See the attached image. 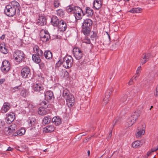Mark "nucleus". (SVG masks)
I'll return each mask as SVG.
<instances>
[{
    "instance_id": "7c9ffc66",
    "label": "nucleus",
    "mask_w": 158,
    "mask_h": 158,
    "mask_svg": "<svg viewBox=\"0 0 158 158\" xmlns=\"http://www.w3.org/2000/svg\"><path fill=\"white\" fill-rule=\"evenodd\" d=\"M51 118L49 116H45L42 120V123L43 124H46L49 123L51 121Z\"/></svg>"
},
{
    "instance_id": "4468645a",
    "label": "nucleus",
    "mask_w": 158,
    "mask_h": 158,
    "mask_svg": "<svg viewBox=\"0 0 158 158\" xmlns=\"http://www.w3.org/2000/svg\"><path fill=\"white\" fill-rule=\"evenodd\" d=\"M36 23L39 25L43 26L46 23V19L44 16H40L37 20Z\"/></svg>"
},
{
    "instance_id": "7ed1b4c3",
    "label": "nucleus",
    "mask_w": 158,
    "mask_h": 158,
    "mask_svg": "<svg viewBox=\"0 0 158 158\" xmlns=\"http://www.w3.org/2000/svg\"><path fill=\"white\" fill-rule=\"evenodd\" d=\"M61 63L64 67L66 69H69L73 65V59L71 56H66L61 59Z\"/></svg>"
},
{
    "instance_id": "603ef678",
    "label": "nucleus",
    "mask_w": 158,
    "mask_h": 158,
    "mask_svg": "<svg viewBox=\"0 0 158 158\" xmlns=\"http://www.w3.org/2000/svg\"><path fill=\"white\" fill-rule=\"evenodd\" d=\"M139 75V74H136V73L135 75L132 78H133L135 80H136L138 78Z\"/></svg>"
},
{
    "instance_id": "20e7f679",
    "label": "nucleus",
    "mask_w": 158,
    "mask_h": 158,
    "mask_svg": "<svg viewBox=\"0 0 158 158\" xmlns=\"http://www.w3.org/2000/svg\"><path fill=\"white\" fill-rule=\"evenodd\" d=\"M140 115L139 111H137L133 113L131 116L127 120L126 124V126L129 127L132 126L137 120Z\"/></svg>"
},
{
    "instance_id": "4d7b16f0",
    "label": "nucleus",
    "mask_w": 158,
    "mask_h": 158,
    "mask_svg": "<svg viewBox=\"0 0 158 158\" xmlns=\"http://www.w3.org/2000/svg\"><path fill=\"white\" fill-rule=\"evenodd\" d=\"M13 150V149L10 147H9L6 150L9 151H12Z\"/></svg>"
},
{
    "instance_id": "69168bd1",
    "label": "nucleus",
    "mask_w": 158,
    "mask_h": 158,
    "mask_svg": "<svg viewBox=\"0 0 158 158\" xmlns=\"http://www.w3.org/2000/svg\"><path fill=\"white\" fill-rule=\"evenodd\" d=\"M44 152H47V149H45L44 150Z\"/></svg>"
},
{
    "instance_id": "e2e57ef3",
    "label": "nucleus",
    "mask_w": 158,
    "mask_h": 158,
    "mask_svg": "<svg viewBox=\"0 0 158 158\" xmlns=\"http://www.w3.org/2000/svg\"><path fill=\"white\" fill-rule=\"evenodd\" d=\"M107 34L108 35V37L109 38V40H110V35H109V34L107 32H106Z\"/></svg>"
},
{
    "instance_id": "f257e3e1",
    "label": "nucleus",
    "mask_w": 158,
    "mask_h": 158,
    "mask_svg": "<svg viewBox=\"0 0 158 158\" xmlns=\"http://www.w3.org/2000/svg\"><path fill=\"white\" fill-rule=\"evenodd\" d=\"M20 6L19 3L15 1H12L6 5L4 9V13L7 16H14L16 12L20 11Z\"/></svg>"
},
{
    "instance_id": "58836bf2",
    "label": "nucleus",
    "mask_w": 158,
    "mask_h": 158,
    "mask_svg": "<svg viewBox=\"0 0 158 158\" xmlns=\"http://www.w3.org/2000/svg\"><path fill=\"white\" fill-rule=\"evenodd\" d=\"M70 95L72 94H69V91L66 90H64L63 92V95L65 99L69 98V96Z\"/></svg>"
},
{
    "instance_id": "f03ea898",
    "label": "nucleus",
    "mask_w": 158,
    "mask_h": 158,
    "mask_svg": "<svg viewBox=\"0 0 158 158\" xmlns=\"http://www.w3.org/2000/svg\"><path fill=\"white\" fill-rule=\"evenodd\" d=\"M92 26V21L89 19H85L82 23V32L85 35H88L89 33L91 28Z\"/></svg>"
},
{
    "instance_id": "f704fd0d",
    "label": "nucleus",
    "mask_w": 158,
    "mask_h": 158,
    "mask_svg": "<svg viewBox=\"0 0 158 158\" xmlns=\"http://www.w3.org/2000/svg\"><path fill=\"white\" fill-rule=\"evenodd\" d=\"M57 15L60 17H63L64 13V11L62 9H59L56 11Z\"/></svg>"
},
{
    "instance_id": "c03bdc74",
    "label": "nucleus",
    "mask_w": 158,
    "mask_h": 158,
    "mask_svg": "<svg viewBox=\"0 0 158 158\" xmlns=\"http://www.w3.org/2000/svg\"><path fill=\"white\" fill-rule=\"evenodd\" d=\"M37 52H35L36 54H37L38 55L40 56H43V52L40 49L38 51H37Z\"/></svg>"
},
{
    "instance_id": "13d9d810",
    "label": "nucleus",
    "mask_w": 158,
    "mask_h": 158,
    "mask_svg": "<svg viewBox=\"0 0 158 158\" xmlns=\"http://www.w3.org/2000/svg\"><path fill=\"white\" fill-rule=\"evenodd\" d=\"M5 37V35H2V36H1L0 39L1 40H3V39H4Z\"/></svg>"
},
{
    "instance_id": "0e129e2a",
    "label": "nucleus",
    "mask_w": 158,
    "mask_h": 158,
    "mask_svg": "<svg viewBox=\"0 0 158 158\" xmlns=\"http://www.w3.org/2000/svg\"><path fill=\"white\" fill-rule=\"evenodd\" d=\"M157 147L156 148H152V149H151V150H152V149H153L154 150L155 149H157Z\"/></svg>"
},
{
    "instance_id": "6e6552de",
    "label": "nucleus",
    "mask_w": 158,
    "mask_h": 158,
    "mask_svg": "<svg viewBox=\"0 0 158 158\" xmlns=\"http://www.w3.org/2000/svg\"><path fill=\"white\" fill-rule=\"evenodd\" d=\"M10 68V62L6 60L3 61L2 63L1 69L2 71L4 73L8 72Z\"/></svg>"
},
{
    "instance_id": "cd10ccee",
    "label": "nucleus",
    "mask_w": 158,
    "mask_h": 158,
    "mask_svg": "<svg viewBox=\"0 0 158 158\" xmlns=\"http://www.w3.org/2000/svg\"><path fill=\"white\" fill-rule=\"evenodd\" d=\"M44 55L46 59L49 60L51 59L52 57V53L49 50L46 51L44 53Z\"/></svg>"
},
{
    "instance_id": "2eb2a0df",
    "label": "nucleus",
    "mask_w": 158,
    "mask_h": 158,
    "mask_svg": "<svg viewBox=\"0 0 158 158\" xmlns=\"http://www.w3.org/2000/svg\"><path fill=\"white\" fill-rule=\"evenodd\" d=\"M61 31H65L67 28L66 24L63 20H60V22L57 26Z\"/></svg>"
},
{
    "instance_id": "473e14b6",
    "label": "nucleus",
    "mask_w": 158,
    "mask_h": 158,
    "mask_svg": "<svg viewBox=\"0 0 158 158\" xmlns=\"http://www.w3.org/2000/svg\"><path fill=\"white\" fill-rule=\"evenodd\" d=\"M38 113L41 115H45L47 113V111L44 108H40L38 111Z\"/></svg>"
},
{
    "instance_id": "f3484780",
    "label": "nucleus",
    "mask_w": 158,
    "mask_h": 158,
    "mask_svg": "<svg viewBox=\"0 0 158 158\" xmlns=\"http://www.w3.org/2000/svg\"><path fill=\"white\" fill-rule=\"evenodd\" d=\"M33 89L35 91L40 92L44 89V87L40 83H36L34 85Z\"/></svg>"
},
{
    "instance_id": "72a5a7b5",
    "label": "nucleus",
    "mask_w": 158,
    "mask_h": 158,
    "mask_svg": "<svg viewBox=\"0 0 158 158\" xmlns=\"http://www.w3.org/2000/svg\"><path fill=\"white\" fill-rule=\"evenodd\" d=\"M127 97V96L126 95H125L123 97H122L121 98L120 101V104L123 106L126 104Z\"/></svg>"
},
{
    "instance_id": "bf43d9fd",
    "label": "nucleus",
    "mask_w": 158,
    "mask_h": 158,
    "mask_svg": "<svg viewBox=\"0 0 158 158\" xmlns=\"http://www.w3.org/2000/svg\"><path fill=\"white\" fill-rule=\"evenodd\" d=\"M152 151L151 152H148L147 153V156H149L151 154V153H152Z\"/></svg>"
},
{
    "instance_id": "4be33fe9",
    "label": "nucleus",
    "mask_w": 158,
    "mask_h": 158,
    "mask_svg": "<svg viewBox=\"0 0 158 158\" xmlns=\"http://www.w3.org/2000/svg\"><path fill=\"white\" fill-rule=\"evenodd\" d=\"M17 127L15 124L11 125L10 127L8 128L7 132H8V134L10 135V133H12L14 131H15Z\"/></svg>"
},
{
    "instance_id": "3c124183",
    "label": "nucleus",
    "mask_w": 158,
    "mask_h": 158,
    "mask_svg": "<svg viewBox=\"0 0 158 158\" xmlns=\"http://www.w3.org/2000/svg\"><path fill=\"white\" fill-rule=\"evenodd\" d=\"M154 95L156 97H157L158 96V85L156 88V92L154 93Z\"/></svg>"
},
{
    "instance_id": "338daca9",
    "label": "nucleus",
    "mask_w": 158,
    "mask_h": 158,
    "mask_svg": "<svg viewBox=\"0 0 158 158\" xmlns=\"http://www.w3.org/2000/svg\"><path fill=\"white\" fill-rule=\"evenodd\" d=\"M102 156H103V155H102L100 157L98 158H102Z\"/></svg>"
},
{
    "instance_id": "09e8293b",
    "label": "nucleus",
    "mask_w": 158,
    "mask_h": 158,
    "mask_svg": "<svg viewBox=\"0 0 158 158\" xmlns=\"http://www.w3.org/2000/svg\"><path fill=\"white\" fill-rule=\"evenodd\" d=\"M40 49L39 47L37 45H35L33 47V50L35 52H37Z\"/></svg>"
},
{
    "instance_id": "de8ad7c7",
    "label": "nucleus",
    "mask_w": 158,
    "mask_h": 158,
    "mask_svg": "<svg viewBox=\"0 0 158 158\" xmlns=\"http://www.w3.org/2000/svg\"><path fill=\"white\" fill-rule=\"evenodd\" d=\"M141 66H139L137 68V69L136 71V74H139V75L140 73L141 72Z\"/></svg>"
},
{
    "instance_id": "393cba45",
    "label": "nucleus",
    "mask_w": 158,
    "mask_h": 158,
    "mask_svg": "<svg viewBox=\"0 0 158 158\" xmlns=\"http://www.w3.org/2000/svg\"><path fill=\"white\" fill-rule=\"evenodd\" d=\"M85 15L86 14L88 17H91L93 15L94 12L93 10L89 7H87L86 8V11L84 12Z\"/></svg>"
},
{
    "instance_id": "a878e982",
    "label": "nucleus",
    "mask_w": 158,
    "mask_h": 158,
    "mask_svg": "<svg viewBox=\"0 0 158 158\" xmlns=\"http://www.w3.org/2000/svg\"><path fill=\"white\" fill-rule=\"evenodd\" d=\"M40 56L37 54H33L32 56V60L36 63L38 64L41 61Z\"/></svg>"
},
{
    "instance_id": "ea45409f",
    "label": "nucleus",
    "mask_w": 158,
    "mask_h": 158,
    "mask_svg": "<svg viewBox=\"0 0 158 158\" xmlns=\"http://www.w3.org/2000/svg\"><path fill=\"white\" fill-rule=\"evenodd\" d=\"M110 91H111L110 90H109V91H108L107 92H108V95H106L105 96V98H103V101H104L105 103H106V104L109 101L108 98L109 97V96L110 95V94H111V93H110Z\"/></svg>"
},
{
    "instance_id": "79ce46f5",
    "label": "nucleus",
    "mask_w": 158,
    "mask_h": 158,
    "mask_svg": "<svg viewBox=\"0 0 158 158\" xmlns=\"http://www.w3.org/2000/svg\"><path fill=\"white\" fill-rule=\"evenodd\" d=\"M82 43H85L86 44H90L91 43L90 40V39L87 37H85L82 40Z\"/></svg>"
},
{
    "instance_id": "5701e85b",
    "label": "nucleus",
    "mask_w": 158,
    "mask_h": 158,
    "mask_svg": "<svg viewBox=\"0 0 158 158\" xmlns=\"http://www.w3.org/2000/svg\"><path fill=\"white\" fill-rule=\"evenodd\" d=\"M0 51L4 54H6L8 53L7 47L4 43H2L0 44Z\"/></svg>"
},
{
    "instance_id": "a19ab883",
    "label": "nucleus",
    "mask_w": 158,
    "mask_h": 158,
    "mask_svg": "<svg viewBox=\"0 0 158 158\" xmlns=\"http://www.w3.org/2000/svg\"><path fill=\"white\" fill-rule=\"evenodd\" d=\"M73 5H69L66 8V10L68 12H73Z\"/></svg>"
},
{
    "instance_id": "2f4dec72",
    "label": "nucleus",
    "mask_w": 158,
    "mask_h": 158,
    "mask_svg": "<svg viewBox=\"0 0 158 158\" xmlns=\"http://www.w3.org/2000/svg\"><path fill=\"white\" fill-rule=\"evenodd\" d=\"M21 88L22 85L21 84L17 86H15L14 87L11 88L10 90L12 92L15 93L20 90L21 89Z\"/></svg>"
},
{
    "instance_id": "1a4fd4ad",
    "label": "nucleus",
    "mask_w": 158,
    "mask_h": 158,
    "mask_svg": "<svg viewBox=\"0 0 158 158\" xmlns=\"http://www.w3.org/2000/svg\"><path fill=\"white\" fill-rule=\"evenodd\" d=\"M21 75L23 78H27L30 77V70L28 67H25L21 70Z\"/></svg>"
},
{
    "instance_id": "a211bd4d",
    "label": "nucleus",
    "mask_w": 158,
    "mask_h": 158,
    "mask_svg": "<svg viewBox=\"0 0 158 158\" xmlns=\"http://www.w3.org/2000/svg\"><path fill=\"white\" fill-rule=\"evenodd\" d=\"M55 128L52 125H49L46 127L44 128L43 131L45 133L51 132L54 131Z\"/></svg>"
},
{
    "instance_id": "412c9836",
    "label": "nucleus",
    "mask_w": 158,
    "mask_h": 158,
    "mask_svg": "<svg viewBox=\"0 0 158 158\" xmlns=\"http://www.w3.org/2000/svg\"><path fill=\"white\" fill-rule=\"evenodd\" d=\"M45 97L48 100L52 99L54 98L53 93L51 91H47L45 93Z\"/></svg>"
},
{
    "instance_id": "774afa93",
    "label": "nucleus",
    "mask_w": 158,
    "mask_h": 158,
    "mask_svg": "<svg viewBox=\"0 0 158 158\" xmlns=\"http://www.w3.org/2000/svg\"><path fill=\"white\" fill-rule=\"evenodd\" d=\"M152 107H153V106H151V108H150V110H151V109Z\"/></svg>"
},
{
    "instance_id": "9b49d317",
    "label": "nucleus",
    "mask_w": 158,
    "mask_h": 158,
    "mask_svg": "<svg viewBox=\"0 0 158 158\" xmlns=\"http://www.w3.org/2000/svg\"><path fill=\"white\" fill-rule=\"evenodd\" d=\"M11 107L10 104L7 102H4L1 109V112L2 113H5L7 112Z\"/></svg>"
},
{
    "instance_id": "864d4df0",
    "label": "nucleus",
    "mask_w": 158,
    "mask_h": 158,
    "mask_svg": "<svg viewBox=\"0 0 158 158\" xmlns=\"http://www.w3.org/2000/svg\"><path fill=\"white\" fill-rule=\"evenodd\" d=\"M135 8H132V9L131 10H129V12H130L131 13H135Z\"/></svg>"
},
{
    "instance_id": "9d476101",
    "label": "nucleus",
    "mask_w": 158,
    "mask_h": 158,
    "mask_svg": "<svg viewBox=\"0 0 158 158\" xmlns=\"http://www.w3.org/2000/svg\"><path fill=\"white\" fill-rule=\"evenodd\" d=\"M66 105L69 107H70L74 105L75 102V99L74 96L72 95H70L69 98L66 99Z\"/></svg>"
},
{
    "instance_id": "052dcab7",
    "label": "nucleus",
    "mask_w": 158,
    "mask_h": 158,
    "mask_svg": "<svg viewBox=\"0 0 158 158\" xmlns=\"http://www.w3.org/2000/svg\"><path fill=\"white\" fill-rule=\"evenodd\" d=\"M158 150V145L157 146V149H155L154 150L153 149H152V152H154L156 151V150Z\"/></svg>"
},
{
    "instance_id": "6e6d98bb",
    "label": "nucleus",
    "mask_w": 158,
    "mask_h": 158,
    "mask_svg": "<svg viewBox=\"0 0 158 158\" xmlns=\"http://www.w3.org/2000/svg\"><path fill=\"white\" fill-rule=\"evenodd\" d=\"M5 80L4 79H0V84H2L5 81Z\"/></svg>"
},
{
    "instance_id": "39448f33",
    "label": "nucleus",
    "mask_w": 158,
    "mask_h": 158,
    "mask_svg": "<svg viewBox=\"0 0 158 158\" xmlns=\"http://www.w3.org/2000/svg\"><path fill=\"white\" fill-rule=\"evenodd\" d=\"M13 57L16 62L20 63L24 60L25 55L23 51L18 50L14 53Z\"/></svg>"
},
{
    "instance_id": "f8f14e48",
    "label": "nucleus",
    "mask_w": 158,
    "mask_h": 158,
    "mask_svg": "<svg viewBox=\"0 0 158 158\" xmlns=\"http://www.w3.org/2000/svg\"><path fill=\"white\" fill-rule=\"evenodd\" d=\"M143 127L141 128L139 127H138L137 129V132L135 134L136 138H141L142 135H143L145 133V127L143 125H142Z\"/></svg>"
},
{
    "instance_id": "4c0bfd02",
    "label": "nucleus",
    "mask_w": 158,
    "mask_h": 158,
    "mask_svg": "<svg viewBox=\"0 0 158 158\" xmlns=\"http://www.w3.org/2000/svg\"><path fill=\"white\" fill-rule=\"evenodd\" d=\"M35 119L34 118H30L28 120V121L29 122V126H31L32 125H34L35 124Z\"/></svg>"
},
{
    "instance_id": "a18cd8bd",
    "label": "nucleus",
    "mask_w": 158,
    "mask_h": 158,
    "mask_svg": "<svg viewBox=\"0 0 158 158\" xmlns=\"http://www.w3.org/2000/svg\"><path fill=\"white\" fill-rule=\"evenodd\" d=\"M120 120V118L118 117H116L113 123V126H114L116 123H118Z\"/></svg>"
},
{
    "instance_id": "5fc2aeb1",
    "label": "nucleus",
    "mask_w": 158,
    "mask_h": 158,
    "mask_svg": "<svg viewBox=\"0 0 158 158\" xmlns=\"http://www.w3.org/2000/svg\"><path fill=\"white\" fill-rule=\"evenodd\" d=\"M133 78H132L129 81V82H128V84L129 85H131L132 84V82H133Z\"/></svg>"
},
{
    "instance_id": "49530a36",
    "label": "nucleus",
    "mask_w": 158,
    "mask_h": 158,
    "mask_svg": "<svg viewBox=\"0 0 158 158\" xmlns=\"http://www.w3.org/2000/svg\"><path fill=\"white\" fill-rule=\"evenodd\" d=\"M41 105L43 106V108H46L48 107V105L45 102H43L41 103Z\"/></svg>"
},
{
    "instance_id": "bb28decb",
    "label": "nucleus",
    "mask_w": 158,
    "mask_h": 158,
    "mask_svg": "<svg viewBox=\"0 0 158 158\" xmlns=\"http://www.w3.org/2000/svg\"><path fill=\"white\" fill-rule=\"evenodd\" d=\"M29 92L28 89H26L23 88L20 92V95L23 97L25 98L29 94Z\"/></svg>"
},
{
    "instance_id": "6ab92c4d",
    "label": "nucleus",
    "mask_w": 158,
    "mask_h": 158,
    "mask_svg": "<svg viewBox=\"0 0 158 158\" xmlns=\"http://www.w3.org/2000/svg\"><path fill=\"white\" fill-rule=\"evenodd\" d=\"M93 4V7L96 10H98L102 6V2L101 0H94Z\"/></svg>"
},
{
    "instance_id": "b1692460",
    "label": "nucleus",
    "mask_w": 158,
    "mask_h": 158,
    "mask_svg": "<svg viewBox=\"0 0 158 158\" xmlns=\"http://www.w3.org/2000/svg\"><path fill=\"white\" fill-rule=\"evenodd\" d=\"M52 121L56 126L60 124L62 122L60 118L59 117H53L52 119Z\"/></svg>"
},
{
    "instance_id": "c85d7f7f",
    "label": "nucleus",
    "mask_w": 158,
    "mask_h": 158,
    "mask_svg": "<svg viewBox=\"0 0 158 158\" xmlns=\"http://www.w3.org/2000/svg\"><path fill=\"white\" fill-rule=\"evenodd\" d=\"M78 12H82L83 14V16L85 15V14L83 11L82 9L78 6H73V13H78Z\"/></svg>"
},
{
    "instance_id": "c9c22d12",
    "label": "nucleus",
    "mask_w": 158,
    "mask_h": 158,
    "mask_svg": "<svg viewBox=\"0 0 158 158\" xmlns=\"http://www.w3.org/2000/svg\"><path fill=\"white\" fill-rule=\"evenodd\" d=\"M74 15L76 19L77 20H80L82 18V16L81 14V12L75 13Z\"/></svg>"
},
{
    "instance_id": "8fccbe9b",
    "label": "nucleus",
    "mask_w": 158,
    "mask_h": 158,
    "mask_svg": "<svg viewBox=\"0 0 158 158\" xmlns=\"http://www.w3.org/2000/svg\"><path fill=\"white\" fill-rule=\"evenodd\" d=\"M135 12L136 13H139L141 9L140 8H135Z\"/></svg>"
},
{
    "instance_id": "e433bc0d",
    "label": "nucleus",
    "mask_w": 158,
    "mask_h": 158,
    "mask_svg": "<svg viewBox=\"0 0 158 158\" xmlns=\"http://www.w3.org/2000/svg\"><path fill=\"white\" fill-rule=\"evenodd\" d=\"M25 131L24 129H21L20 130L18 131L17 133H15L14 135L16 136L18 135H21L24 134L25 133Z\"/></svg>"
},
{
    "instance_id": "ddd939ff",
    "label": "nucleus",
    "mask_w": 158,
    "mask_h": 158,
    "mask_svg": "<svg viewBox=\"0 0 158 158\" xmlns=\"http://www.w3.org/2000/svg\"><path fill=\"white\" fill-rule=\"evenodd\" d=\"M6 115H7V117L6 119L7 123H10L14 120L15 118L14 113H10L9 114H6Z\"/></svg>"
},
{
    "instance_id": "0eeeda50",
    "label": "nucleus",
    "mask_w": 158,
    "mask_h": 158,
    "mask_svg": "<svg viewBox=\"0 0 158 158\" xmlns=\"http://www.w3.org/2000/svg\"><path fill=\"white\" fill-rule=\"evenodd\" d=\"M73 51L74 56L77 60H80L82 57V52L79 48H73Z\"/></svg>"
},
{
    "instance_id": "680f3d73",
    "label": "nucleus",
    "mask_w": 158,
    "mask_h": 158,
    "mask_svg": "<svg viewBox=\"0 0 158 158\" xmlns=\"http://www.w3.org/2000/svg\"><path fill=\"white\" fill-rule=\"evenodd\" d=\"M88 156H89L90 154V151L89 150H88L87 152Z\"/></svg>"
},
{
    "instance_id": "37998d69",
    "label": "nucleus",
    "mask_w": 158,
    "mask_h": 158,
    "mask_svg": "<svg viewBox=\"0 0 158 158\" xmlns=\"http://www.w3.org/2000/svg\"><path fill=\"white\" fill-rule=\"evenodd\" d=\"M60 3L58 1L55 0L54 2V6L56 8L58 7L60 5Z\"/></svg>"
},
{
    "instance_id": "423d86ee",
    "label": "nucleus",
    "mask_w": 158,
    "mask_h": 158,
    "mask_svg": "<svg viewBox=\"0 0 158 158\" xmlns=\"http://www.w3.org/2000/svg\"><path fill=\"white\" fill-rule=\"evenodd\" d=\"M40 36L41 40L44 42L48 41L50 39V37L47 31L42 30L40 33Z\"/></svg>"
},
{
    "instance_id": "dca6fc26",
    "label": "nucleus",
    "mask_w": 158,
    "mask_h": 158,
    "mask_svg": "<svg viewBox=\"0 0 158 158\" xmlns=\"http://www.w3.org/2000/svg\"><path fill=\"white\" fill-rule=\"evenodd\" d=\"M60 20L55 16H52L51 19L52 24L54 27H57L60 22Z\"/></svg>"
},
{
    "instance_id": "aec40b11",
    "label": "nucleus",
    "mask_w": 158,
    "mask_h": 158,
    "mask_svg": "<svg viewBox=\"0 0 158 158\" xmlns=\"http://www.w3.org/2000/svg\"><path fill=\"white\" fill-rule=\"evenodd\" d=\"M151 56V54L149 53L147 54H143L142 56L143 59L141 60V64L143 65L148 60Z\"/></svg>"
},
{
    "instance_id": "c756f323",
    "label": "nucleus",
    "mask_w": 158,
    "mask_h": 158,
    "mask_svg": "<svg viewBox=\"0 0 158 158\" xmlns=\"http://www.w3.org/2000/svg\"><path fill=\"white\" fill-rule=\"evenodd\" d=\"M142 145V144L140 141L137 140L132 143V146L134 148H137L140 147Z\"/></svg>"
}]
</instances>
